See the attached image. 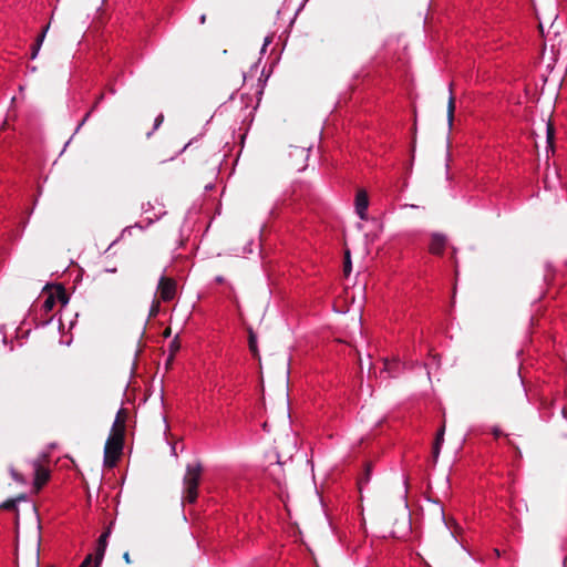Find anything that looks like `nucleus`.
Segmentation results:
<instances>
[{
	"label": "nucleus",
	"mask_w": 567,
	"mask_h": 567,
	"mask_svg": "<svg viewBox=\"0 0 567 567\" xmlns=\"http://www.w3.org/2000/svg\"><path fill=\"white\" fill-rule=\"evenodd\" d=\"M111 535V526L106 527L105 530L101 534V536L97 539L96 546L106 548L107 547V539Z\"/></svg>",
	"instance_id": "nucleus-14"
},
{
	"label": "nucleus",
	"mask_w": 567,
	"mask_h": 567,
	"mask_svg": "<svg viewBox=\"0 0 567 567\" xmlns=\"http://www.w3.org/2000/svg\"><path fill=\"white\" fill-rule=\"evenodd\" d=\"M495 394L499 401L507 404L524 402L526 391L519 374H512L511 378L499 381Z\"/></svg>",
	"instance_id": "nucleus-1"
},
{
	"label": "nucleus",
	"mask_w": 567,
	"mask_h": 567,
	"mask_svg": "<svg viewBox=\"0 0 567 567\" xmlns=\"http://www.w3.org/2000/svg\"><path fill=\"white\" fill-rule=\"evenodd\" d=\"M162 122H163V115L157 116L155 120V127H158Z\"/></svg>",
	"instance_id": "nucleus-29"
},
{
	"label": "nucleus",
	"mask_w": 567,
	"mask_h": 567,
	"mask_svg": "<svg viewBox=\"0 0 567 567\" xmlns=\"http://www.w3.org/2000/svg\"><path fill=\"white\" fill-rule=\"evenodd\" d=\"M105 550H106V548L96 546V548H95V557H94L95 567H100V565H101V563L103 560Z\"/></svg>",
	"instance_id": "nucleus-17"
},
{
	"label": "nucleus",
	"mask_w": 567,
	"mask_h": 567,
	"mask_svg": "<svg viewBox=\"0 0 567 567\" xmlns=\"http://www.w3.org/2000/svg\"><path fill=\"white\" fill-rule=\"evenodd\" d=\"M124 437L109 435L104 446V465L112 468L122 455Z\"/></svg>",
	"instance_id": "nucleus-3"
},
{
	"label": "nucleus",
	"mask_w": 567,
	"mask_h": 567,
	"mask_svg": "<svg viewBox=\"0 0 567 567\" xmlns=\"http://www.w3.org/2000/svg\"><path fill=\"white\" fill-rule=\"evenodd\" d=\"M216 281H217L218 284H224V282H225V278H224L223 276H218V277L216 278Z\"/></svg>",
	"instance_id": "nucleus-32"
},
{
	"label": "nucleus",
	"mask_w": 567,
	"mask_h": 567,
	"mask_svg": "<svg viewBox=\"0 0 567 567\" xmlns=\"http://www.w3.org/2000/svg\"><path fill=\"white\" fill-rule=\"evenodd\" d=\"M295 152H296L297 155L306 157V152H305L303 148H296Z\"/></svg>",
	"instance_id": "nucleus-28"
},
{
	"label": "nucleus",
	"mask_w": 567,
	"mask_h": 567,
	"mask_svg": "<svg viewBox=\"0 0 567 567\" xmlns=\"http://www.w3.org/2000/svg\"><path fill=\"white\" fill-rule=\"evenodd\" d=\"M49 24L43 29V31L41 32V34L38 37L37 41H35V44L33 45L32 48V52H31V59H35L39 54V51L41 49V45L44 41V38H45V34L49 30Z\"/></svg>",
	"instance_id": "nucleus-10"
},
{
	"label": "nucleus",
	"mask_w": 567,
	"mask_h": 567,
	"mask_svg": "<svg viewBox=\"0 0 567 567\" xmlns=\"http://www.w3.org/2000/svg\"><path fill=\"white\" fill-rule=\"evenodd\" d=\"M92 560H93V555L90 554L85 557V559L81 563V565L79 567H95L92 566Z\"/></svg>",
	"instance_id": "nucleus-24"
},
{
	"label": "nucleus",
	"mask_w": 567,
	"mask_h": 567,
	"mask_svg": "<svg viewBox=\"0 0 567 567\" xmlns=\"http://www.w3.org/2000/svg\"><path fill=\"white\" fill-rule=\"evenodd\" d=\"M493 435L498 439L499 436L503 435V432L501 431V429L498 427H494L493 431H492Z\"/></svg>",
	"instance_id": "nucleus-25"
},
{
	"label": "nucleus",
	"mask_w": 567,
	"mask_h": 567,
	"mask_svg": "<svg viewBox=\"0 0 567 567\" xmlns=\"http://www.w3.org/2000/svg\"><path fill=\"white\" fill-rule=\"evenodd\" d=\"M507 443H508V445H511V446L515 447L516 450H518V447L514 444V442H513V441L507 440Z\"/></svg>",
	"instance_id": "nucleus-35"
},
{
	"label": "nucleus",
	"mask_w": 567,
	"mask_h": 567,
	"mask_svg": "<svg viewBox=\"0 0 567 567\" xmlns=\"http://www.w3.org/2000/svg\"><path fill=\"white\" fill-rule=\"evenodd\" d=\"M179 348H181V343H179V341L177 340V337H176V338L171 342V344H169V349H171V351H172L171 357H173V354H174L176 351H178V350H179ZM171 360H172V358H169V360H168V361H171Z\"/></svg>",
	"instance_id": "nucleus-21"
},
{
	"label": "nucleus",
	"mask_w": 567,
	"mask_h": 567,
	"mask_svg": "<svg viewBox=\"0 0 567 567\" xmlns=\"http://www.w3.org/2000/svg\"><path fill=\"white\" fill-rule=\"evenodd\" d=\"M454 111H455V100L453 94L451 93L447 104V123L449 126L452 127L454 120Z\"/></svg>",
	"instance_id": "nucleus-11"
},
{
	"label": "nucleus",
	"mask_w": 567,
	"mask_h": 567,
	"mask_svg": "<svg viewBox=\"0 0 567 567\" xmlns=\"http://www.w3.org/2000/svg\"><path fill=\"white\" fill-rule=\"evenodd\" d=\"M157 291L163 301L173 300L176 296V281L173 278L162 276L158 281Z\"/></svg>",
	"instance_id": "nucleus-4"
},
{
	"label": "nucleus",
	"mask_w": 567,
	"mask_h": 567,
	"mask_svg": "<svg viewBox=\"0 0 567 567\" xmlns=\"http://www.w3.org/2000/svg\"><path fill=\"white\" fill-rule=\"evenodd\" d=\"M547 141H548V144L549 146L551 147L553 145V138H554V127L551 126V124H547Z\"/></svg>",
	"instance_id": "nucleus-23"
},
{
	"label": "nucleus",
	"mask_w": 567,
	"mask_h": 567,
	"mask_svg": "<svg viewBox=\"0 0 567 567\" xmlns=\"http://www.w3.org/2000/svg\"><path fill=\"white\" fill-rule=\"evenodd\" d=\"M25 498H27L25 494H20L14 499H18V502H20V501H25Z\"/></svg>",
	"instance_id": "nucleus-31"
},
{
	"label": "nucleus",
	"mask_w": 567,
	"mask_h": 567,
	"mask_svg": "<svg viewBox=\"0 0 567 567\" xmlns=\"http://www.w3.org/2000/svg\"><path fill=\"white\" fill-rule=\"evenodd\" d=\"M55 298L59 299L63 305L68 303L69 301V297L65 292V289L61 286L58 288V295Z\"/></svg>",
	"instance_id": "nucleus-18"
},
{
	"label": "nucleus",
	"mask_w": 567,
	"mask_h": 567,
	"mask_svg": "<svg viewBox=\"0 0 567 567\" xmlns=\"http://www.w3.org/2000/svg\"><path fill=\"white\" fill-rule=\"evenodd\" d=\"M37 567H40L39 557L37 558Z\"/></svg>",
	"instance_id": "nucleus-36"
},
{
	"label": "nucleus",
	"mask_w": 567,
	"mask_h": 567,
	"mask_svg": "<svg viewBox=\"0 0 567 567\" xmlns=\"http://www.w3.org/2000/svg\"><path fill=\"white\" fill-rule=\"evenodd\" d=\"M123 559L125 560L126 564H131L132 563V559H131V556H130L128 551H125L123 554Z\"/></svg>",
	"instance_id": "nucleus-26"
},
{
	"label": "nucleus",
	"mask_w": 567,
	"mask_h": 567,
	"mask_svg": "<svg viewBox=\"0 0 567 567\" xmlns=\"http://www.w3.org/2000/svg\"><path fill=\"white\" fill-rule=\"evenodd\" d=\"M425 566H426V567H431V565H430V564H427V563H425Z\"/></svg>",
	"instance_id": "nucleus-37"
},
{
	"label": "nucleus",
	"mask_w": 567,
	"mask_h": 567,
	"mask_svg": "<svg viewBox=\"0 0 567 567\" xmlns=\"http://www.w3.org/2000/svg\"><path fill=\"white\" fill-rule=\"evenodd\" d=\"M355 213L360 219L365 220L368 218L369 208V196L365 189H359L354 199Z\"/></svg>",
	"instance_id": "nucleus-5"
},
{
	"label": "nucleus",
	"mask_w": 567,
	"mask_h": 567,
	"mask_svg": "<svg viewBox=\"0 0 567 567\" xmlns=\"http://www.w3.org/2000/svg\"><path fill=\"white\" fill-rule=\"evenodd\" d=\"M55 302H56V298H55V296H53V295H49V296L45 298V300H44V302H43V305H42V307H43L44 311H45V312L51 311V310L54 308Z\"/></svg>",
	"instance_id": "nucleus-15"
},
{
	"label": "nucleus",
	"mask_w": 567,
	"mask_h": 567,
	"mask_svg": "<svg viewBox=\"0 0 567 567\" xmlns=\"http://www.w3.org/2000/svg\"><path fill=\"white\" fill-rule=\"evenodd\" d=\"M271 43V38L267 37L264 42L262 51L266 50V48Z\"/></svg>",
	"instance_id": "nucleus-27"
},
{
	"label": "nucleus",
	"mask_w": 567,
	"mask_h": 567,
	"mask_svg": "<svg viewBox=\"0 0 567 567\" xmlns=\"http://www.w3.org/2000/svg\"><path fill=\"white\" fill-rule=\"evenodd\" d=\"M159 312V301L154 300L150 310V317H156Z\"/></svg>",
	"instance_id": "nucleus-22"
},
{
	"label": "nucleus",
	"mask_w": 567,
	"mask_h": 567,
	"mask_svg": "<svg viewBox=\"0 0 567 567\" xmlns=\"http://www.w3.org/2000/svg\"><path fill=\"white\" fill-rule=\"evenodd\" d=\"M444 434H445V423H443V425L437 431L436 436H435L434 442H433V446H432V462H433V465H435L437 463V460H439V456H440V453H441V447H442V445L444 443Z\"/></svg>",
	"instance_id": "nucleus-8"
},
{
	"label": "nucleus",
	"mask_w": 567,
	"mask_h": 567,
	"mask_svg": "<svg viewBox=\"0 0 567 567\" xmlns=\"http://www.w3.org/2000/svg\"><path fill=\"white\" fill-rule=\"evenodd\" d=\"M384 369H385L386 371H389V372L391 371V368H390V363H389V362H385V363H384Z\"/></svg>",
	"instance_id": "nucleus-34"
},
{
	"label": "nucleus",
	"mask_w": 567,
	"mask_h": 567,
	"mask_svg": "<svg viewBox=\"0 0 567 567\" xmlns=\"http://www.w3.org/2000/svg\"><path fill=\"white\" fill-rule=\"evenodd\" d=\"M433 244L436 246H445L447 245V238L444 235H434Z\"/></svg>",
	"instance_id": "nucleus-19"
},
{
	"label": "nucleus",
	"mask_w": 567,
	"mask_h": 567,
	"mask_svg": "<svg viewBox=\"0 0 567 567\" xmlns=\"http://www.w3.org/2000/svg\"><path fill=\"white\" fill-rule=\"evenodd\" d=\"M10 474L12 476V478L18 482V483H25V480L24 477L22 476V474H20L19 472H17L14 468H10Z\"/></svg>",
	"instance_id": "nucleus-20"
},
{
	"label": "nucleus",
	"mask_w": 567,
	"mask_h": 567,
	"mask_svg": "<svg viewBox=\"0 0 567 567\" xmlns=\"http://www.w3.org/2000/svg\"><path fill=\"white\" fill-rule=\"evenodd\" d=\"M351 250H344L343 257V275L348 277L352 270V261H351Z\"/></svg>",
	"instance_id": "nucleus-12"
},
{
	"label": "nucleus",
	"mask_w": 567,
	"mask_h": 567,
	"mask_svg": "<svg viewBox=\"0 0 567 567\" xmlns=\"http://www.w3.org/2000/svg\"><path fill=\"white\" fill-rule=\"evenodd\" d=\"M18 499L9 498L0 505V509L17 511Z\"/></svg>",
	"instance_id": "nucleus-16"
},
{
	"label": "nucleus",
	"mask_w": 567,
	"mask_h": 567,
	"mask_svg": "<svg viewBox=\"0 0 567 567\" xmlns=\"http://www.w3.org/2000/svg\"><path fill=\"white\" fill-rule=\"evenodd\" d=\"M370 476H371V464H367L365 465V468H364V473L363 475L359 478L358 481V485H359V488L362 489V486L364 484H368L369 481H370Z\"/></svg>",
	"instance_id": "nucleus-13"
},
{
	"label": "nucleus",
	"mask_w": 567,
	"mask_h": 567,
	"mask_svg": "<svg viewBox=\"0 0 567 567\" xmlns=\"http://www.w3.org/2000/svg\"><path fill=\"white\" fill-rule=\"evenodd\" d=\"M203 474V466L199 462L188 464L186 473L183 478L184 485V501L187 503H195L198 497V486Z\"/></svg>",
	"instance_id": "nucleus-2"
},
{
	"label": "nucleus",
	"mask_w": 567,
	"mask_h": 567,
	"mask_svg": "<svg viewBox=\"0 0 567 567\" xmlns=\"http://www.w3.org/2000/svg\"><path fill=\"white\" fill-rule=\"evenodd\" d=\"M50 478V472L47 467L42 466L40 462H34V481H33V487L35 492L38 493L43 485L47 484V482Z\"/></svg>",
	"instance_id": "nucleus-7"
},
{
	"label": "nucleus",
	"mask_w": 567,
	"mask_h": 567,
	"mask_svg": "<svg viewBox=\"0 0 567 567\" xmlns=\"http://www.w3.org/2000/svg\"><path fill=\"white\" fill-rule=\"evenodd\" d=\"M171 333H172L171 328H166V329L164 330L163 336H164L165 338H167V337H169V336H171Z\"/></svg>",
	"instance_id": "nucleus-30"
},
{
	"label": "nucleus",
	"mask_w": 567,
	"mask_h": 567,
	"mask_svg": "<svg viewBox=\"0 0 567 567\" xmlns=\"http://www.w3.org/2000/svg\"><path fill=\"white\" fill-rule=\"evenodd\" d=\"M126 419H127V410L123 409V408L120 409L116 413L110 435L120 436V437L125 439Z\"/></svg>",
	"instance_id": "nucleus-6"
},
{
	"label": "nucleus",
	"mask_w": 567,
	"mask_h": 567,
	"mask_svg": "<svg viewBox=\"0 0 567 567\" xmlns=\"http://www.w3.org/2000/svg\"><path fill=\"white\" fill-rule=\"evenodd\" d=\"M248 346L249 350L254 357H259V351L257 347V336L251 328H248Z\"/></svg>",
	"instance_id": "nucleus-9"
},
{
	"label": "nucleus",
	"mask_w": 567,
	"mask_h": 567,
	"mask_svg": "<svg viewBox=\"0 0 567 567\" xmlns=\"http://www.w3.org/2000/svg\"><path fill=\"white\" fill-rule=\"evenodd\" d=\"M200 24H204L206 22V14H202L199 18Z\"/></svg>",
	"instance_id": "nucleus-33"
}]
</instances>
